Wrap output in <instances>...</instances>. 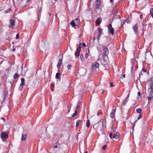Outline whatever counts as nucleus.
Segmentation results:
<instances>
[{
  "label": "nucleus",
  "mask_w": 153,
  "mask_h": 153,
  "mask_svg": "<svg viewBox=\"0 0 153 153\" xmlns=\"http://www.w3.org/2000/svg\"><path fill=\"white\" fill-rule=\"evenodd\" d=\"M100 2L101 0H96V4L95 7V11L98 14L100 13L101 12Z\"/></svg>",
  "instance_id": "1"
},
{
  "label": "nucleus",
  "mask_w": 153,
  "mask_h": 153,
  "mask_svg": "<svg viewBox=\"0 0 153 153\" xmlns=\"http://www.w3.org/2000/svg\"><path fill=\"white\" fill-rule=\"evenodd\" d=\"M108 32L110 33L111 35H113L114 34V30L113 27H112V25L111 24H109L108 26Z\"/></svg>",
  "instance_id": "2"
},
{
  "label": "nucleus",
  "mask_w": 153,
  "mask_h": 153,
  "mask_svg": "<svg viewBox=\"0 0 153 153\" xmlns=\"http://www.w3.org/2000/svg\"><path fill=\"white\" fill-rule=\"evenodd\" d=\"M41 9L42 8L41 7H38V11L37 12V15L38 17L37 20L38 21H39L40 20V17L41 15Z\"/></svg>",
  "instance_id": "3"
},
{
  "label": "nucleus",
  "mask_w": 153,
  "mask_h": 153,
  "mask_svg": "<svg viewBox=\"0 0 153 153\" xmlns=\"http://www.w3.org/2000/svg\"><path fill=\"white\" fill-rule=\"evenodd\" d=\"M103 50L104 51L103 55L107 56L109 53V50L107 47L105 46H103Z\"/></svg>",
  "instance_id": "4"
},
{
  "label": "nucleus",
  "mask_w": 153,
  "mask_h": 153,
  "mask_svg": "<svg viewBox=\"0 0 153 153\" xmlns=\"http://www.w3.org/2000/svg\"><path fill=\"white\" fill-rule=\"evenodd\" d=\"M86 72V70L85 69L83 68H81L79 69L78 73L81 75H83Z\"/></svg>",
  "instance_id": "5"
},
{
  "label": "nucleus",
  "mask_w": 153,
  "mask_h": 153,
  "mask_svg": "<svg viewBox=\"0 0 153 153\" xmlns=\"http://www.w3.org/2000/svg\"><path fill=\"white\" fill-rule=\"evenodd\" d=\"M1 139L3 140L4 139L7 138L8 137V136L7 134H6V132H4L1 134Z\"/></svg>",
  "instance_id": "6"
},
{
  "label": "nucleus",
  "mask_w": 153,
  "mask_h": 153,
  "mask_svg": "<svg viewBox=\"0 0 153 153\" xmlns=\"http://www.w3.org/2000/svg\"><path fill=\"white\" fill-rule=\"evenodd\" d=\"M9 23V27L11 28H13L15 25V21L14 19H11Z\"/></svg>",
  "instance_id": "7"
},
{
  "label": "nucleus",
  "mask_w": 153,
  "mask_h": 153,
  "mask_svg": "<svg viewBox=\"0 0 153 153\" xmlns=\"http://www.w3.org/2000/svg\"><path fill=\"white\" fill-rule=\"evenodd\" d=\"M137 23H136L134 26L132 27L133 29L136 34H137L138 33V28L137 27Z\"/></svg>",
  "instance_id": "8"
},
{
  "label": "nucleus",
  "mask_w": 153,
  "mask_h": 153,
  "mask_svg": "<svg viewBox=\"0 0 153 153\" xmlns=\"http://www.w3.org/2000/svg\"><path fill=\"white\" fill-rule=\"evenodd\" d=\"M62 63V59H60L59 60L57 65V68L58 69H59L61 68V64Z\"/></svg>",
  "instance_id": "9"
},
{
  "label": "nucleus",
  "mask_w": 153,
  "mask_h": 153,
  "mask_svg": "<svg viewBox=\"0 0 153 153\" xmlns=\"http://www.w3.org/2000/svg\"><path fill=\"white\" fill-rule=\"evenodd\" d=\"M149 93H150L149 94V96L147 97L149 100V101L151 100L153 97V92H152V91H151V92H149Z\"/></svg>",
  "instance_id": "10"
},
{
  "label": "nucleus",
  "mask_w": 153,
  "mask_h": 153,
  "mask_svg": "<svg viewBox=\"0 0 153 153\" xmlns=\"http://www.w3.org/2000/svg\"><path fill=\"white\" fill-rule=\"evenodd\" d=\"M116 111V109H113L112 112H111L110 114V116L112 118H113L115 116V113Z\"/></svg>",
  "instance_id": "11"
},
{
  "label": "nucleus",
  "mask_w": 153,
  "mask_h": 153,
  "mask_svg": "<svg viewBox=\"0 0 153 153\" xmlns=\"http://www.w3.org/2000/svg\"><path fill=\"white\" fill-rule=\"evenodd\" d=\"M153 82H151L150 83V87L149 88L148 91L149 92H151V91L152 92H153Z\"/></svg>",
  "instance_id": "12"
},
{
  "label": "nucleus",
  "mask_w": 153,
  "mask_h": 153,
  "mask_svg": "<svg viewBox=\"0 0 153 153\" xmlns=\"http://www.w3.org/2000/svg\"><path fill=\"white\" fill-rule=\"evenodd\" d=\"M99 64L98 62H96L95 64H93L91 68L92 69L95 68H98L99 67Z\"/></svg>",
  "instance_id": "13"
},
{
  "label": "nucleus",
  "mask_w": 153,
  "mask_h": 153,
  "mask_svg": "<svg viewBox=\"0 0 153 153\" xmlns=\"http://www.w3.org/2000/svg\"><path fill=\"white\" fill-rule=\"evenodd\" d=\"M102 21V19L100 18H98L95 21L96 24L97 25H99Z\"/></svg>",
  "instance_id": "14"
},
{
  "label": "nucleus",
  "mask_w": 153,
  "mask_h": 153,
  "mask_svg": "<svg viewBox=\"0 0 153 153\" xmlns=\"http://www.w3.org/2000/svg\"><path fill=\"white\" fill-rule=\"evenodd\" d=\"M61 74L59 72H57L56 73V79H58L59 80H60L61 77H60Z\"/></svg>",
  "instance_id": "15"
},
{
  "label": "nucleus",
  "mask_w": 153,
  "mask_h": 153,
  "mask_svg": "<svg viewBox=\"0 0 153 153\" xmlns=\"http://www.w3.org/2000/svg\"><path fill=\"white\" fill-rule=\"evenodd\" d=\"M27 135L26 134H22L21 138V140L22 141H25L26 140V139L27 138Z\"/></svg>",
  "instance_id": "16"
},
{
  "label": "nucleus",
  "mask_w": 153,
  "mask_h": 153,
  "mask_svg": "<svg viewBox=\"0 0 153 153\" xmlns=\"http://www.w3.org/2000/svg\"><path fill=\"white\" fill-rule=\"evenodd\" d=\"M119 134L118 132H117L113 135V138L116 139H117L119 137Z\"/></svg>",
  "instance_id": "17"
},
{
  "label": "nucleus",
  "mask_w": 153,
  "mask_h": 153,
  "mask_svg": "<svg viewBox=\"0 0 153 153\" xmlns=\"http://www.w3.org/2000/svg\"><path fill=\"white\" fill-rule=\"evenodd\" d=\"M127 101V100L125 99L122 102V105L123 106L125 105L126 104Z\"/></svg>",
  "instance_id": "18"
},
{
  "label": "nucleus",
  "mask_w": 153,
  "mask_h": 153,
  "mask_svg": "<svg viewBox=\"0 0 153 153\" xmlns=\"http://www.w3.org/2000/svg\"><path fill=\"white\" fill-rule=\"evenodd\" d=\"M21 83L20 85H22L24 86L25 85V80L23 78L21 79Z\"/></svg>",
  "instance_id": "19"
},
{
  "label": "nucleus",
  "mask_w": 153,
  "mask_h": 153,
  "mask_svg": "<svg viewBox=\"0 0 153 153\" xmlns=\"http://www.w3.org/2000/svg\"><path fill=\"white\" fill-rule=\"evenodd\" d=\"M59 143H56L53 144L52 146V147L54 148H57L58 147V145H59Z\"/></svg>",
  "instance_id": "20"
},
{
  "label": "nucleus",
  "mask_w": 153,
  "mask_h": 153,
  "mask_svg": "<svg viewBox=\"0 0 153 153\" xmlns=\"http://www.w3.org/2000/svg\"><path fill=\"white\" fill-rule=\"evenodd\" d=\"M150 13L152 17L153 18V8H151L150 10Z\"/></svg>",
  "instance_id": "21"
},
{
  "label": "nucleus",
  "mask_w": 153,
  "mask_h": 153,
  "mask_svg": "<svg viewBox=\"0 0 153 153\" xmlns=\"http://www.w3.org/2000/svg\"><path fill=\"white\" fill-rule=\"evenodd\" d=\"M102 29H101L100 28H98V34H102Z\"/></svg>",
  "instance_id": "22"
},
{
  "label": "nucleus",
  "mask_w": 153,
  "mask_h": 153,
  "mask_svg": "<svg viewBox=\"0 0 153 153\" xmlns=\"http://www.w3.org/2000/svg\"><path fill=\"white\" fill-rule=\"evenodd\" d=\"M82 121V120H77L76 122V127H77L79 125V123Z\"/></svg>",
  "instance_id": "23"
},
{
  "label": "nucleus",
  "mask_w": 153,
  "mask_h": 153,
  "mask_svg": "<svg viewBox=\"0 0 153 153\" xmlns=\"http://www.w3.org/2000/svg\"><path fill=\"white\" fill-rule=\"evenodd\" d=\"M86 125L87 127L88 128L90 126V121L88 120H87L86 121Z\"/></svg>",
  "instance_id": "24"
},
{
  "label": "nucleus",
  "mask_w": 153,
  "mask_h": 153,
  "mask_svg": "<svg viewBox=\"0 0 153 153\" xmlns=\"http://www.w3.org/2000/svg\"><path fill=\"white\" fill-rule=\"evenodd\" d=\"M19 76L17 74H15L13 76V78L14 79H17L19 78Z\"/></svg>",
  "instance_id": "25"
},
{
  "label": "nucleus",
  "mask_w": 153,
  "mask_h": 153,
  "mask_svg": "<svg viewBox=\"0 0 153 153\" xmlns=\"http://www.w3.org/2000/svg\"><path fill=\"white\" fill-rule=\"evenodd\" d=\"M136 112L139 114L141 113L142 110L140 108H137L136 109Z\"/></svg>",
  "instance_id": "26"
},
{
  "label": "nucleus",
  "mask_w": 153,
  "mask_h": 153,
  "mask_svg": "<svg viewBox=\"0 0 153 153\" xmlns=\"http://www.w3.org/2000/svg\"><path fill=\"white\" fill-rule=\"evenodd\" d=\"M107 57V56H105L104 55H103V59L104 61L105 62H107V59L106 58Z\"/></svg>",
  "instance_id": "27"
},
{
  "label": "nucleus",
  "mask_w": 153,
  "mask_h": 153,
  "mask_svg": "<svg viewBox=\"0 0 153 153\" xmlns=\"http://www.w3.org/2000/svg\"><path fill=\"white\" fill-rule=\"evenodd\" d=\"M6 95V92L5 91H4L3 92V101H4Z\"/></svg>",
  "instance_id": "28"
},
{
  "label": "nucleus",
  "mask_w": 153,
  "mask_h": 153,
  "mask_svg": "<svg viewBox=\"0 0 153 153\" xmlns=\"http://www.w3.org/2000/svg\"><path fill=\"white\" fill-rule=\"evenodd\" d=\"M77 111H75V112L71 116L73 117H74L75 116H76L77 114Z\"/></svg>",
  "instance_id": "29"
},
{
  "label": "nucleus",
  "mask_w": 153,
  "mask_h": 153,
  "mask_svg": "<svg viewBox=\"0 0 153 153\" xmlns=\"http://www.w3.org/2000/svg\"><path fill=\"white\" fill-rule=\"evenodd\" d=\"M70 24L72 25V27H74L76 25L75 22L73 21L71 22Z\"/></svg>",
  "instance_id": "30"
},
{
  "label": "nucleus",
  "mask_w": 153,
  "mask_h": 153,
  "mask_svg": "<svg viewBox=\"0 0 153 153\" xmlns=\"http://www.w3.org/2000/svg\"><path fill=\"white\" fill-rule=\"evenodd\" d=\"M100 36H101L100 34H98V35H97V40L98 41V42H99V40H100Z\"/></svg>",
  "instance_id": "31"
},
{
  "label": "nucleus",
  "mask_w": 153,
  "mask_h": 153,
  "mask_svg": "<svg viewBox=\"0 0 153 153\" xmlns=\"http://www.w3.org/2000/svg\"><path fill=\"white\" fill-rule=\"evenodd\" d=\"M81 48V47H79L77 48V49H76L77 52L80 53V51Z\"/></svg>",
  "instance_id": "32"
},
{
  "label": "nucleus",
  "mask_w": 153,
  "mask_h": 153,
  "mask_svg": "<svg viewBox=\"0 0 153 153\" xmlns=\"http://www.w3.org/2000/svg\"><path fill=\"white\" fill-rule=\"evenodd\" d=\"M107 147L106 144L103 146L102 147V149L103 150H105Z\"/></svg>",
  "instance_id": "33"
},
{
  "label": "nucleus",
  "mask_w": 153,
  "mask_h": 153,
  "mask_svg": "<svg viewBox=\"0 0 153 153\" xmlns=\"http://www.w3.org/2000/svg\"><path fill=\"white\" fill-rule=\"evenodd\" d=\"M79 105H77L76 107V109L75 111H77V112L78 111H79Z\"/></svg>",
  "instance_id": "34"
},
{
  "label": "nucleus",
  "mask_w": 153,
  "mask_h": 153,
  "mask_svg": "<svg viewBox=\"0 0 153 153\" xmlns=\"http://www.w3.org/2000/svg\"><path fill=\"white\" fill-rule=\"evenodd\" d=\"M134 60L133 59H131V64L132 65H132H133L134 66Z\"/></svg>",
  "instance_id": "35"
},
{
  "label": "nucleus",
  "mask_w": 153,
  "mask_h": 153,
  "mask_svg": "<svg viewBox=\"0 0 153 153\" xmlns=\"http://www.w3.org/2000/svg\"><path fill=\"white\" fill-rule=\"evenodd\" d=\"M129 17H128V18L126 20V22L128 23H129L130 22V21L129 20Z\"/></svg>",
  "instance_id": "36"
},
{
  "label": "nucleus",
  "mask_w": 153,
  "mask_h": 153,
  "mask_svg": "<svg viewBox=\"0 0 153 153\" xmlns=\"http://www.w3.org/2000/svg\"><path fill=\"white\" fill-rule=\"evenodd\" d=\"M23 85H20L19 87V89L20 90H22V89L23 88Z\"/></svg>",
  "instance_id": "37"
},
{
  "label": "nucleus",
  "mask_w": 153,
  "mask_h": 153,
  "mask_svg": "<svg viewBox=\"0 0 153 153\" xmlns=\"http://www.w3.org/2000/svg\"><path fill=\"white\" fill-rule=\"evenodd\" d=\"M75 55L76 56H79V52H76L75 53Z\"/></svg>",
  "instance_id": "38"
},
{
  "label": "nucleus",
  "mask_w": 153,
  "mask_h": 153,
  "mask_svg": "<svg viewBox=\"0 0 153 153\" xmlns=\"http://www.w3.org/2000/svg\"><path fill=\"white\" fill-rule=\"evenodd\" d=\"M72 66V65H68L67 66V68L68 69H71V67Z\"/></svg>",
  "instance_id": "39"
},
{
  "label": "nucleus",
  "mask_w": 153,
  "mask_h": 153,
  "mask_svg": "<svg viewBox=\"0 0 153 153\" xmlns=\"http://www.w3.org/2000/svg\"><path fill=\"white\" fill-rule=\"evenodd\" d=\"M142 114V113H141L140 114V115H139V116L138 118H137V120H138L140 119L142 117V115H141Z\"/></svg>",
  "instance_id": "40"
},
{
  "label": "nucleus",
  "mask_w": 153,
  "mask_h": 153,
  "mask_svg": "<svg viewBox=\"0 0 153 153\" xmlns=\"http://www.w3.org/2000/svg\"><path fill=\"white\" fill-rule=\"evenodd\" d=\"M11 10V8H10L9 9H8L6 10H5L4 11V12L6 13H8L9 11L10 10Z\"/></svg>",
  "instance_id": "41"
},
{
  "label": "nucleus",
  "mask_w": 153,
  "mask_h": 153,
  "mask_svg": "<svg viewBox=\"0 0 153 153\" xmlns=\"http://www.w3.org/2000/svg\"><path fill=\"white\" fill-rule=\"evenodd\" d=\"M80 58L82 61L83 60V55L81 54L80 55Z\"/></svg>",
  "instance_id": "42"
},
{
  "label": "nucleus",
  "mask_w": 153,
  "mask_h": 153,
  "mask_svg": "<svg viewBox=\"0 0 153 153\" xmlns=\"http://www.w3.org/2000/svg\"><path fill=\"white\" fill-rule=\"evenodd\" d=\"M113 136H112V134L111 133L109 134V137L111 138H113Z\"/></svg>",
  "instance_id": "43"
},
{
  "label": "nucleus",
  "mask_w": 153,
  "mask_h": 153,
  "mask_svg": "<svg viewBox=\"0 0 153 153\" xmlns=\"http://www.w3.org/2000/svg\"><path fill=\"white\" fill-rule=\"evenodd\" d=\"M54 83H52L51 84V89L52 90V88L54 87Z\"/></svg>",
  "instance_id": "44"
},
{
  "label": "nucleus",
  "mask_w": 153,
  "mask_h": 153,
  "mask_svg": "<svg viewBox=\"0 0 153 153\" xmlns=\"http://www.w3.org/2000/svg\"><path fill=\"white\" fill-rule=\"evenodd\" d=\"M75 21L76 23H77L78 24L79 23V21L78 19H76L75 20Z\"/></svg>",
  "instance_id": "45"
},
{
  "label": "nucleus",
  "mask_w": 153,
  "mask_h": 153,
  "mask_svg": "<svg viewBox=\"0 0 153 153\" xmlns=\"http://www.w3.org/2000/svg\"><path fill=\"white\" fill-rule=\"evenodd\" d=\"M85 56L86 59H87L88 58V54L87 53H86L85 54Z\"/></svg>",
  "instance_id": "46"
},
{
  "label": "nucleus",
  "mask_w": 153,
  "mask_h": 153,
  "mask_svg": "<svg viewBox=\"0 0 153 153\" xmlns=\"http://www.w3.org/2000/svg\"><path fill=\"white\" fill-rule=\"evenodd\" d=\"M19 37V33L17 34L16 36V39H18Z\"/></svg>",
  "instance_id": "47"
},
{
  "label": "nucleus",
  "mask_w": 153,
  "mask_h": 153,
  "mask_svg": "<svg viewBox=\"0 0 153 153\" xmlns=\"http://www.w3.org/2000/svg\"><path fill=\"white\" fill-rule=\"evenodd\" d=\"M102 125L103 127L105 126L106 127V124L105 122L102 123Z\"/></svg>",
  "instance_id": "48"
},
{
  "label": "nucleus",
  "mask_w": 153,
  "mask_h": 153,
  "mask_svg": "<svg viewBox=\"0 0 153 153\" xmlns=\"http://www.w3.org/2000/svg\"><path fill=\"white\" fill-rule=\"evenodd\" d=\"M142 71H143V72L145 73L146 72V70L144 68H143L142 70Z\"/></svg>",
  "instance_id": "49"
},
{
  "label": "nucleus",
  "mask_w": 153,
  "mask_h": 153,
  "mask_svg": "<svg viewBox=\"0 0 153 153\" xmlns=\"http://www.w3.org/2000/svg\"><path fill=\"white\" fill-rule=\"evenodd\" d=\"M134 66L133 65H132L131 68V72H132L133 71L134 69Z\"/></svg>",
  "instance_id": "50"
},
{
  "label": "nucleus",
  "mask_w": 153,
  "mask_h": 153,
  "mask_svg": "<svg viewBox=\"0 0 153 153\" xmlns=\"http://www.w3.org/2000/svg\"><path fill=\"white\" fill-rule=\"evenodd\" d=\"M81 102L80 101H78V102L77 103V105H79H79L80 104Z\"/></svg>",
  "instance_id": "51"
},
{
  "label": "nucleus",
  "mask_w": 153,
  "mask_h": 153,
  "mask_svg": "<svg viewBox=\"0 0 153 153\" xmlns=\"http://www.w3.org/2000/svg\"><path fill=\"white\" fill-rule=\"evenodd\" d=\"M129 96V94H128L127 97L125 99H127V100L128 99Z\"/></svg>",
  "instance_id": "52"
},
{
  "label": "nucleus",
  "mask_w": 153,
  "mask_h": 153,
  "mask_svg": "<svg viewBox=\"0 0 153 153\" xmlns=\"http://www.w3.org/2000/svg\"><path fill=\"white\" fill-rule=\"evenodd\" d=\"M113 85H114L113 83H112V82H111V83H110V87H112L113 86Z\"/></svg>",
  "instance_id": "53"
},
{
  "label": "nucleus",
  "mask_w": 153,
  "mask_h": 153,
  "mask_svg": "<svg viewBox=\"0 0 153 153\" xmlns=\"http://www.w3.org/2000/svg\"><path fill=\"white\" fill-rule=\"evenodd\" d=\"M126 21V20H123L122 22H121V23H123V24L124 25Z\"/></svg>",
  "instance_id": "54"
},
{
  "label": "nucleus",
  "mask_w": 153,
  "mask_h": 153,
  "mask_svg": "<svg viewBox=\"0 0 153 153\" xmlns=\"http://www.w3.org/2000/svg\"><path fill=\"white\" fill-rule=\"evenodd\" d=\"M82 46L83 47H85L86 46V45L85 43L83 42L82 43Z\"/></svg>",
  "instance_id": "55"
},
{
  "label": "nucleus",
  "mask_w": 153,
  "mask_h": 153,
  "mask_svg": "<svg viewBox=\"0 0 153 153\" xmlns=\"http://www.w3.org/2000/svg\"><path fill=\"white\" fill-rule=\"evenodd\" d=\"M137 94H138V96L139 97H140V96L141 95V94H140V92H138V93H137Z\"/></svg>",
  "instance_id": "56"
},
{
  "label": "nucleus",
  "mask_w": 153,
  "mask_h": 153,
  "mask_svg": "<svg viewBox=\"0 0 153 153\" xmlns=\"http://www.w3.org/2000/svg\"><path fill=\"white\" fill-rule=\"evenodd\" d=\"M111 131H113V132H114V129H113V128L112 127L111 128Z\"/></svg>",
  "instance_id": "57"
},
{
  "label": "nucleus",
  "mask_w": 153,
  "mask_h": 153,
  "mask_svg": "<svg viewBox=\"0 0 153 153\" xmlns=\"http://www.w3.org/2000/svg\"><path fill=\"white\" fill-rule=\"evenodd\" d=\"M16 51V49L15 48H13L12 49V51L13 52L15 51Z\"/></svg>",
  "instance_id": "58"
},
{
  "label": "nucleus",
  "mask_w": 153,
  "mask_h": 153,
  "mask_svg": "<svg viewBox=\"0 0 153 153\" xmlns=\"http://www.w3.org/2000/svg\"><path fill=\"white\" fill-rule=\"evenodd\" d=\"M142 17H143V15H142V14H140V19H141L142 18Z\"/></svg>",
  "instance_id": "59"
},
{
  "label": "nucleus",
  "mask_w": 153,
  "mask_h": 153,
  "mask_svg": "<svg viewBox=\"0 0 153 153\" xmlns=\"http://www.w3.org/2000/svg\"><path fill=\"white\" fill-rule=\"evenodd\" d=\"M95 39H96V38L95 37H93V41H95Z\"/></svg>",
  "instance_id": "60"
},
{
  "label": "nucleus",
  "mask_w": 153,
  "mask_h": 153,
  "mask_svg": "<svg viewBox=\"0 0 153 153\" xmlns=\"http://www.w3.org/2000/svg\"><path fill=\"white\" fill-rule=\"evenodd\" d=\"M137 121H135L134 122V126H133V128H134V125H135V124L137 122Z\"/></svg>",
  "instance_id": "61"
},
{
  "label": "nucleus",
  "mask_w": 153,
  "mask_h": 153,
  "mask_svg": "<svg viewBox=\"0 0 153 153\" xmlns=\"http://www.w3.org/2000/svg\"><path fill=\"white\" fill-rule=\"evenodd\" d=\"M123 78H125V74H123Z\"/></svg>",
  "instance_id": "62"
},
{
  "label": "nucleus",
  "mask_w": 153,
  "mask_h": 153,
  "mask_svg": "<svg viewBox=\"0 0 153 153\" xmlns=\"http://www.w3.org/2000/svg\"><path fill=\"white\" fill-rule=\"evenodd\" d=\"M82 45V44L81 43H80L79 44V47H80V46Z\"/></svg>",
  "instance_id": "63"
},
{
  "label": "nucleus",
  "mask_w": 153,
  "mask_h": 153,
  "mask_svg": "<svg viewBox=\"0 0 153 153\" xmlns=\"http://www.w3.org/2000/svg\"><path fill=\"white\" fill-rule=\"evenodd\" d=\"M84 153H88L87 151H86L84 152Z\"/></svg>",
  "instance_id": "64"
}]
</instances>
